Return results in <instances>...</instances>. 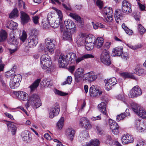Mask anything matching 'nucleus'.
Returning <instances> with one entry per match:
<instances>
[{"mask_svg": "<svg viewBox=\"0 0 146 146\" xmlns=\"http://www.w3.org/2000/svg\"><path fill=\"white\" fill-rule=\"evenodd\" d=\"M76 57V54L73 53H68L66 55H64L62 54H61L58 60L60 67L64 68L66 67L69 63H74Z\"/></svg>", "mask_w": 146, "mask_h": 146, "instance_id": "f257e3e1", "label": "nucleus"}, {"mask_svg": "<svg viewBox=\"0 0 146 146\" xmlns=\"http://www.w3.org/2000/svg\"><path fill=\"white\" fill-rule=\"evenodd\" d=\"M45 45L44 51L45 53H48V52L51 54L53 53L56 44L55 40L53 38H48L45 40Z\"/></svg>", "mask_w": 146, "mask_h": 146, "instance_id": "f03ea898", "label": "nucleus"}, {"mask_svg": "<svg viewBox=\"0 0 146 146\" xmlns=\"http://www.w3.org/2000/svg\"><path fill=\"white\" fill-rule=\"evenodd\" d=\"M29 100L31 105L36 109L42 105L39 96L37 94H33L29 96Z\"/></svg>", "mask_w": 146, "mask_h": 146, "instance_id": "7ed1b4c3", "label": "nucleus"}, {"mask_svg": "<svg viewBox=\"0 0 146 146\" xmlns=\"http://www.w3.org/2000/svg\"><path fill=\"white\" fill-rule=\"evenodd\" d=\"M40 64L43 69H46L50 67L52 64L50 57L46 54L42 55L40 57Z\"/></svg>", "mask_w": 146, "mask_h": 146, "instance_id": "20e7f679", "label": "nucleus"}, {"mask_svg": "<svg viewBox=\"0 0 146 146\" xmlns=\"http://www.w3.org/2000/svg\"><path fill=\"white\" fill-rule=\"evenodd\" d=\"M113 11L111 8L105 7L103 10V15L105 21L111 22L113 20Z\"/></svg>", "mask_w": 146, "mask_h": 146, "instance_id": "39448f33", "label": "nucleus"}, {"mask_svg": "<svg viewBox=\"0 0 146 146\" xmlns=\"http://www.w3.org/2000/svg\"><path fill=\"white\" fill-rule=\"evenodd\" d=\"M100 60L101 62L106 65L109 66L111 64L110 52L106 49L103 51L100 56Z\"/></svg>", "mask_w": 146, "mask_h": 146, "instance_id": "423d86ee", "label": "nucleus"}, {"mask_svg": "<svg viewBox=\"0 0 146 146\" xmlns=\"http://www.w3.org/2000/svg\"><path fill=\"white\" fill-rule=\"evenodd\" d=\"M21 79V76L20 75L15 74L13 77L11 78L9 83L10 87L13 89L17 87L19 85V82H20Z\"/></svg>", "mask_w": 146, "mask_h": 146, "instance_id": "0eeeda50", "label": "nucleus"}, {"mask_svg": "<svg viewBox=\"0 0 146 146\" xmlns=\"http://www.w3.org/2000/svg\"><path fill=\"white\" fill-rule=\"evenodd\" d=\"M142 93L140 88L138 86H136L130 91L128 96L129 98H135L141 96Z\"/></svg>", "mask_w": 146, "mask_h": 146, "instance_id": "6e6552de", "label": "nucleus"}, {"mask_svg": "<svg viewBox=\"0 0 146 146\" xmlns=\"http://www.w3.org/2000/svg\"><path fill=\"white\" fill-rule=\"evenodd\" d=\"M26 42L28 44L27 46L28 47H35L38 42L37 36L35 35H31L28 38Z\"/></svg>", "mask_w": 146, "mask_h": 146, "instance_id": "1a4fd4ad", "label": "nucleus"}, {"mask_svg": "<svg viewBox=\"0 0 146 146\" xmlns=\"http://www.w3.org/2000/svg\"><path fill=\"white\" fill-rule=\"evenodd\" d=\"M100 88L97 86H92L89 89V93L90 96L92 97H95L101 95L102 93V91Z\"/></svg>", "mask_w": 146, "mask_h": 146, "instance_id": "9d476101", "label": "nucleus"}, {"mask_svg": "<svg viewBox=\"0 0 146 146\" xmlns=\"http://www.w3.org/2000/svg\"><path fill=\"white\" fill-rule=\"evenodd\" d=\"M106 83L105 88L107 91H109L111 89V87L116 84L117 81L115 78L113 77L109 79H105L104 81Z\"/></svg>", "mask_w": 146, "mask_h": 146, "instance_id": "9b49d317", "label": "nucleus"}, {"mask_svg": "<svg viewBox=\"0 0 146 146\" xmlns=\"http://www.w3.org/2000/svg\"><path fill=\"white\" fill-rule=\"evenodd\" d=\"M131 5L128 1L124 0L122 2V11L124 13H129L132 11Z\"/></svg>", "mask_w": 146, "mask_h": 146, "instance_id": "f8f14e48", "label": "nucleus"}, {"mask_svg": "<svg viewBox=\"0 0 146 146\" xmlns=\"http://www.w3.org/2000/svg\"><path fill=\"white\" fill-rule=\"evenodd\" d=\"M84 70L82 68H78L74 74L75 79L76 82H78L84 77Z\"/></svg>", "mask_w": 146, "mask_h": 146, "instance_id": "ddd939ff", "label": "nucleus"}, {"mask_svg": "<svg viewBox=\"0 0 146 146\" xmlns=\"http://www.w3.org/2000/svg\"><path fill=\"white\" fill-rule=\"evenodd\" d=\"M13 93L21 100L25 101L28 99V94L24 92L14 91L13 92Z\"/></svg>", "mask_w": 146, "mask_h": 146, "instance_id": "4468645a", "label": "nucleus"}, {"mask_svg": "<svg viewBox=\"0 0 146 146\" xmlns=\"http://www.w3.org/2000/svg\"><path fill=\"white\" fill-rule=\"evenodd\" d=\"M109 122L110 128L112 132L114 134L117 135L119 132V127L117 123L111 119H109Z\"/></svg>", "mask_w": 146, "mask_h": 146, "instance_id": "2eb2a0df", "label": "nucleus"}, {"mask_svg": "<svg viewBox=\"0 0 146 146\" xmlns=\"http://www.w3.org/2000/svg\"><path fill=\"white\" fill-rule=\"evenodd\" d=\"M85 79L89 82H93L97 78V76L95 72L91 71L84 74Z\"/></svg>", "mask_w": 146, "mask_h": 146, "instance_id": "dca6fc26", "label": "nucleus"}, {"mask_svg": "<svg viewBox=\"0 0 146 146\" xmlns=\"http://www.w3.org/2000/svg\"><path fill=\"white\" fill-rule=\"evenodd\" d=\"M121 141L123 144H127L133 143V139L131 135L128 134H127L122 136Z\"/></svg>", "mask_w": 146, "mask_h": 146, "instance_id": "f3484780", "label": "nucleus"}, {"mask_svg": "<svg viewBox=\"0 0 146 146\" xmlns=\"http://www.w3.org/2000/svg\"><path fill=\"white\" fill-rule=\"evenodd\" d=\"M6 121L8 131H10L12 135H15L17 129L16 126L11 121Z\"/></svg>", "mask_w": 146, "mask_h": 146, "instance_id": "a211bd4d", "label": "nucleus"}, {"mask_svg": "<svg viewBox=\"0 0 146 146\" xmlns=\"http://www.w3.org/2000/svg\"><path fill=\"white\" fill-rule=\"evenodd\" d=\"M60 110L59 106L57 105L56 106H54L51 108L49 113L50 118H52L54 116L57 115L59 113Z\"/></svg>", "mask_w": 146, "mask_h": 146, "instance_id": "6ab92c4d", "label": "nucleus"}, {"mask_svg": "<svg viewBox=\"0 0 146 146\" xmlns=\"http://www.w3.org/2000/svg\"><path fill=\"white\" fill-rule=\"evenodd\" d=\"M21 137L23 140L26 142H29L32 140L30 132L27 131H23L21 134Z\"/></svg>", "mask_w": 146, "mask_h": 146, "instance_id": "aec40b11", "label": "nucleus"}, {"mask_svg": "<svg viewBox=\"0 0 146 146\" xmlns=\"http://www.w3.org/2000/svg\"><path fill=\"white\" fill-rule=\"evenodd\" d=\"M75 131L72 128L69 127L66 131V135L68 138L72 141L74 136Z\"/></svg>", "mask_w": 146, "mask_h": 146, "instance_id": "412c9836", "label": "nucleus"}, {"mask_svg": "<svg viewBox=\"0 0 146 146\" xmlns=\"http://www.w3.org/2000/svg\"><path fill=\"white\" fill-rule=\"evenodd\" d=\"M70 16L73 19H75L77 23L79 24V25H81V27L83 26L84 24L83 19H82L80 16L76 14L72 13H70Z\"/></svg>", "mask_w": 146, "mask_h": 146, "instance_id": "4be33fe9", "label": "nucleus"}, {"mask_svg": "<svg viewBox=\"0 0 146 146\" xmlns=\"http://www.w3.org/2000/svg\"><path fill=\"white\" fill-rule=\"evenodd\" d=\"M106 104L104 102H102L98 105V108L99 110L101 111L104 115L108 116V114L107 112L106 108Z\"/></svg>", "mask_w": 146, "mask_h": 146, "instance_id": "5701e85b", "label": "nucleus"}, {"mask_svg": "<svg viewBox=\"0 0 146 146\" xmlns=\"http://www.w3.org/2000/svg\"><path fill=\"white\" fill-rule=\"evenodd\" d=\"M123 48L122 46L117 47L113 49L112 51V55L113 56H121L123 52Z\"/></svg>", "mask_w": 146, "mask_h": 146, "instance_id": "b1692460", "label": "nucleus"}, {"mask_svg": "<svg viewBox=\"0 0 146 146\" xmlns=\"http://www.w3.org/2000/svg\"><path fill=\"white\" fill-rule=\"evenodd\" d=\"M21 23L24 24L27 23L29 20V15L25 12L21 11Z\"/></svg>", "mask_w": 146, "mask_h": 146, "instance_id": "393cba45", "label": "nucleus"}, {"mask_svg": "<svg viewBox=\"0 0 146 146\" xmlns=\"http://www.w3.org/2000/svg\"><path fill=\"white\" fill-rule=\"evenodd\" d=\"M135 123V127L139 131L141 132L144 131L143 127H144V123L143 122H141L140 120H136Z\"/></svg>", "mask_w": 146, "mask_h": 146, "instance_id": "a878e982", "label": "nucleus"}, {"mask_svg": "<svg viewBox=\"0 0 146 146\" xmlns=\"http://www.w3.org/2000/svg\"><path fill=\"white\" fill-rule=\"evenodd\" d=\"M123 16L119 9L116 10L114 14L115 19L117 23H119L122 18Z\"/></svg>", "mask_w": 146, "mask_h": 146, "instance_id": "bb28decb", "label": "nucleus"}, {"mask_svg": "<svg viewBox=\"0 0 146 146\" xmlns=\"http://www.w3.org/2000/svg\"><path fill=\"white\" fill-rule=\"evenodd\" d=\"M133 72L139 76H143L146 74V71L140 68H137L133 70Z\"/></svg>", "mask_w": 146, "mask_h": 146, "instance_id": "cd10ccee", "label": "nucleus"}, {"mask_svg": "<svg viewBox=\"0 0 146 146\" xmlns=\"http://www.w3.org/2000/svg\"><path fill=\"white\" fill-rule=\"evenodd\" d=\"M94 58V56L92 54H86L83 55L81 57L78 58L77 59L76 58L75 62H76L77 63H78L85 59Z\"/></svg>", "mask_w": 146, "mask_h": 146, "instance_id": "c85d7f7f", "label": "nucleus"}, {"mask_svg": "<svg viewBox=\"0 0 146 146\" xmlns=\"http://www.w3.org/2000/svg\"><path fill=\"white\" fill-rule=\"evenodd\" d=\"M53 23H51V24L50 23L49 21H47L46 23H43L42 24V25L43 28L45 29H48L49 28L50 26L52 27H53L54 28H56L59 26V24H56V25H55L56 23L55 22H53Z\"/></svg>", "mask_w": 146, "mask_h": 146, "instance_id": "c756f323", "label": "nucleus"}, {"mask_svg": "<svg viewBox=\"0 0 146 146\" xmlns=\"http://www.w3.org/2000/svg\"><path fill=\"white\" fill-rule=\"evenodd\" d=\"M17 24L12 21H9L7 24V27L12 30H14L17 29Z\"/></svg>", "mask_w": 146, "mask_h": 146, "instance_id": "7c9ffc66", "label": "nucleus"}, {"mask_svg": "<svg viewBox=\"0 0 146 146\" xmlns=\"http://www.w3.org/2000/svg\"><path fill=\"white\" fill-rule=\"evenodd\" d=\"M129 111V109H127L125 112L117 115V116L116 120L117 121H119L123 119L125 117L129 115L130 114Z\"/></svg>", "mask_w": 146, "mask_h": 146, "instance_id": "2f4dec72", "label": "nucleus"}, {"mask_svg": "<svg viewBox=\"0 0 146 146\" xmlns=\"http://www.w3.org/2000/svg\"><path fill=\"white\" fill-rule=\"evenodd\" d=\"M40 81V79H37L30 86L31 92H33L36 89L38 86Z\"/></svg>", "mask_w": 146, "mask_h": 146, "instance_id": "473e14b6", "label": "nucleus"}, {"mask_svg": "<svg viewBox=\"0 0 146 146\" xmlns=\"http://www.w3.org/2000/svg\"><path fill=\"white\" fill-rule=\"evenodd\" d=\"M104 42V39L102 38H98L95 41L96 47L98 48H100L102 46Z\"/></svg>", "mask_w": 146, "mask_h": 146, "instance_id": "72a5a7b5", "label": "nucleus"}, {"mask_svg": "<svg viewBox=\"0 0 146 146\" xmlns=\"http://www.w3.org/2000/svg\"><path fill=\"white\" fill-rule=\"evenodd\" d=\"M138 116L143 118H146V112L144 109L142 108H139L137 113H136Z\"/></svg>", "mask_w": 146, "mask_h": 146, "instance_id": "f704fd0d", "label": "nucleus"}, {"mask_svg": "<svg viewBox=\"0 0 146 146\" xmlns=\"http://www.w3.org/2000/svg\"><path fill=\"white\" fill-rule=\"evenodd\" d=\"M7 32L4 30H2L0 32V42H3L7 38Z\"/></svg>", "mask_w": 146, "mask_h": 146, "instance_id": "c9c22d12", "label": "nucleus"}, {"mask_svg": "<svg viewBox=\"0 0 146 146\" xmlns=\"http://www.w3.org/2000/svg\"><path fill=\"white\" fill-rule=\"evenodd\" d=\"M88 135V131L86 130L82 131L80 133L79 136L80 141H82L86 138Z\"/></svg>", "mask_w": 146, "mask_h": 146, "instance_id": "e433bc0d", "label": "nucleus"}, {"mask_svg": "<svg viewBox=\"0 0 146 146\" xmlns=\"http://www.w3.org/2000/svg\"><path fill=\"white\" fill-rule=\"evenodd\" d=\"M100 141L97 139L91 140L87 144V146H98Z\"/></svg>", "mask_w": 146, "mask_h": 146, "instance_id": "4c0bfd02", "label": "nucleus"}, {"mask_svg": "<svg viewBox=\"0 0 146 146\" xmlns=\"http://www.w3.org/2000/svg\"><path fill=\"white\" fill-rule=\"evenodd\" d=\"M18 15V11L17 9L15 8L9 14V17L11 19L15 18L16 17H17Z\"/></svg>", "mask_w": 146, "mask_h": 146, "instance_id": "58836bf2", "label": "nucleus"}, {"mask_svg": "<svg viewBox=\"0 0 146 146\" xmlns=\"http://www.w3.org/2000/svg\"><path fill=\"white\" fill-rule=\"evenodd\" d=\"M71 33L70 32L67 31L64 32L63 35L64 39L70 40H71Z\"/></svg>", "mask_w": 146, "mask_h": 146, "instance_id": "ea45409f", "label": "nucleus"}, {"mask_svg": "<svg viewBox=\"0 0 146 146\" xmlns=\"http://www.w3.org/2000/svg\"><path fill=\"white\" fill-rule=\"evenodd\" d=\"M15 70L13 68L11 70L6 72L5 73V76L7 78H12L15 75Z\"/></svg>", "mask_w": 146, "mask_h": 146, "instance_id": "a19ab883", "label": "nucleus"}, {"mask_svg": "<svg viewBox=\"0 0 146 146\" xmlns=\"http://www.w3.org/2000/svg\"><path fill=\"white\" fill-rule=\"evenodd\" d=\"M85 42V39L84 37H80L76 41L77 43L79 46H83Z\"/></svg>", "mask_w": 146, "mask_h": 146, "instance_id": "79ce46f5", "label": "nucleus"}, {"mask_svg": "<svg viewBox=\"0 0 146 146\" xmlns=\"http://www.w3.org/2000/svg\"><path fill=\"white\" fill-rule=\"evenodd\" d=\"M131 106L133 110L135 113H137L138 111L139 110V108H141L139 105L135 103H132Z\"/></svg>", "mask_w": 146, "mask_h": 146, "instance_id": "37998d69", "label": "nucleus"}, {"mask_svg": "<svg viewBox=\"0 0 146 146\" xmlns=\"http://www.w3.org/2000/svg\"><path fill=\"white\" fill-rule=\"evenodd\" d=\"M64 122V118L62 117L57 123V126L59 129H61L63 127Z\"/></svg>", "mask_w": 146, "mask_h": 146, "instance_id": "c03bdc74", "label": "nucleus"}, {"mask_svg": "<svg viewBox=\"0 0 146 146\" xmlns=\"http://www.w3.org/2000/svg\"><path fill=\"white\" fill-rule=\"evenodd\" d=\"M85 45L86 49L88 50H90L92 49L94 47V42L92 43H85Z\"/></svg>", "mask_w": 146, "mask_h": 146, "instance_id": "a18cd8bd", "label": "nucleus"}, {"mask_svg": "<svg viewBox=\"0 0 146 146\" xmlns=\"http://www.w3.org/2000/svg\"><path fill=\"white\" fill-rule=\"evenodd\" d=\"M89 122V120L85 117L82 118L80 120V124L82 127H84V126Z\"/></svg>", "mask_w": 146, "mask_h": 146, "instance_id": "49530a36", "label": "nucleus"}, {"mask_svg": "<svg viewBox=\"0 0 146 146\" xmlns=\"http://www.w3.org/2000/svg\"><path fill=\"white\" fill-rule=\"evenodd\" d=\"M116 98L123 101L125 104H127V101L125 99V96L123 94H119L116 96Z\"/></svg>", "mask_w": 146, "mask_h": 146, "instance_id": "de8ad7c7", "label": "nucleus"}, {"mask_svg": "<svg viewBox=\"0 0 146 146\" xmlns=\"http://www.w3.org/2000/svg\"><path fill=\"white\" fill-rule=\"evenodd\" d=\"M139 33L141 34H143L146 31V30L141 24H139L137 27Z\"/></svg>", "mask_w": 146, "mask_h": 146, "instance_id": "09e8293b", "label": "nucleus"}, {"mask_svg": "<svg viewBox=\"0 0 146 146\" xmlns=\"http://www.w3.org/2000/svg\"><path fill=\"white\" fill-rule=\"evenodd\" d=\"M62 5L64 9L66 11H72V8L69 3H62Z\"/></svg>", "mask_w": 146, "mask_h": 146, "instance_id": "8fccbe9b", "label": "nucleus"}, {"mask_svg": "<svg viewBox=\"0 0 146 146\" xmlns=\"http://www.w3.org/2000/svg\"><path fill=\"white\" fill-rule=\"evenodd\" d=\"M68 26L69 27L68 28V29H71V31H75L76 30L75 25L74 23L72 21L70 20Z\"/></svg>", "mask_w": 146, "mask_h": 146, "instance_id": "3c124183", "label": "nucleus"}, {"mask_svg": "<svg viewBox=\"0 0 146 146\" xmlns=\"http://www.w3.org/2000/svg\"><path fill=\"white\" fill-rule=\"evenodd\" d=\"M72 81V78L71 76H68L67 78L66 81L62 83V85H64L65 84H70Z\"/></svg>", "mask_w": 146, "mask_h": 146, "instance_id": "603ef678", "label": "nucleus"}, {"mask_svg": "<svg viewBox=\"0 0 146 146\" xmlns=\"http://www.w3.org/2000/svg\"><path fill=\"white\" fill-rule=\"evenodd\" d=\"M54 92L55 94L61 96H64L67 95L66 93L61 92L57 89H55L54 90Z\"/></svg>", "mask_w": 146, "mask_h": 146, "instance_id": "864d4df0", "label": "nucleus"}, {"mask_svg": "<svg viewBox=\"0 0 146 146\" xmlns=\"http://www.w3.org/2000/svg\"><path fill=\"white\" fill-rule=\"evenodd\" d=\"M121 76L124 78H132L133 76L130 73L127 72L122 73L121 74Z\"/></svg>", "mask_w": 146, "mask_h": 146, "instance_id": "5fc2aeb1", "label": "nucleus"}, {"mask_svg": "<svg viewBox=\"0 0 146 146\" xmlns=\"http://www.w3.org/2000/svg\"><path fill=\"white\" fill-rule=\"evenodd\" d=\"M94 38L88 36L86 38L85 43H92L93 42H94Z\"/></svg>", "mask_w": 146, "mask_h": 146, "instance_id": "6e6d98bb", "label": "nucleus"}, {"mask_svg": "<svg viewBox=\"0 0 146 146\" xmlns=\"http://www.w3.org/2000/svg\"><path fill=\"white\" fill-rule=\"evenodd\" d=\"M10 41L13 43V44H14V43L17 40V39L15 38V36L12 33H11L10 34Z\"/></svg>", "mask_w": 146, "mask_h": 146, "instance_id": "4d7b16f0", "label": "nucleus"}, {"mask_svg": "<svg viewBox=\"0 0 146 146\" xmlns=\"http://www.w3.org/2000/svg\"><path fill=\"white\" fill-rule=\"evenodd\" d=\"M27 35L25 32L23 31L22 35L20 37V39L23 42H24L27 38Z\"/></svg>", "mask_w": 146, "mask_h": 146, "instance_id": "13d9d810", "label": "nucleus"}, {"mask_svg": "<svg viewBox=\"0 0 146 146\" xmlns=\"http://www.w3.org/2000/svg\"><path fill=\"white\" fill-rule=\"evenodd\" d=\"M25 3L23 2L22 0H19L18 5L19 7L21 8L22 6L24 9H26V7L25 6Z\"/></svg>", "mask_w": 146, "mask_h": 146, "instance_id": "bf43d9fd", "label": "nucleus"}, {"mask_svg": "<svg viewBox=\"0 0 146 146\" xmlns=\"http://www.w3.org/2000/svg\"><path fill=\"white\" fill-rule=\"evenodd\" d=\"M106 143L107 144H110V142L112 141V139L111 136L109 135H107L106 136Z\"/></svg>", "mask_w": 146, "mask_h": 146, "instance_id": "052dcab7", "label": "nucleus"}, {"mask_svg": "<svg viewBox=\"0 0 146 146\" xmlns=\"http://www.w3.org/2000/svg\"><path fill=\"white\" fill-rule=\"evenodd\" d=\"M96 4L100 9L102 8L103 7L102 2L100 0H97L96 1Z\"/></svg>", "mask_w": 146, "mask_h": 146, "instance_id": "680f3d73", "label": "nucleus"}, {"mask_svg": "<svg viewBox=\"0 0 146 146\" xmlns=\"http://www.w3.org/2000/svg\"><path fill=\"white\" fill-rule=\"evenodd\" d=\"M52 14L51 13H49L47 15V19L48 21H49L50 23H51V22L52 18Z\"/></svg>", "mask_w": 146, "mask_h": 146, "instance_id": "e2e57ef3", "label": "nucleus"}, {"mask_svg": "<svg viewBox=\"0 0 146 146\" xmlns=\"http://www.w3.org/2000/svg\"><path fill=\"white\" fill-rule=\"evenodd\" d=\"M38 17L37 16H35L33 17V20L34 23L36 24L38 23Z\"/></svg>", "mask_w": 146, "mask_h": 146, "instance_id": "0e129e2a", "label": "nucleus"}, {"mask_svg": "<svg viewBox=\"0 0 146 146\" xmlns=\"http://www.w3.org/2000/svg\"><path fill=\"white\" fill-rule=\"evenodd\" d=\"M75 69V66L74 65L69 66L68 68L69 71L71 73H73Z\"/></svg>", "mask_w": 146, "mask_h": 146, "instance_id": "69168bd1", "label": "nucleus"}, {"mask_svg": "<svg viewBox=\"0 0 146 146\" xmlns=\"http://www.w3.org/2000/svg\"><path fill=\"white\" fill-rule=\"evenodd\" d=\"M127 45L131 48L133 50H135L139 48V47L138 46L135 45V46L131 45L129 44H127Z\"/></svg>", "mask_w": 146, "mask_h": 146, "instance_id": "338daca9", "label": "nucleus"}, {"mask_svg": "<svg viewBox=\"0 0 146 146\" xmlns=\"http://www.w3.org/2000/svg\"><path fill=\"white\" fill-rule=\"evenodd\" d=\"M101 115L100 114L99 115H98L96 117H92V121H95L96 120H98L101 119V117L100 116V115Z\"/></svg>", "mask_w": 146, "mask_h": 146, "instance_id": "774afa93", "label": "nucleus"}]
</instances>
